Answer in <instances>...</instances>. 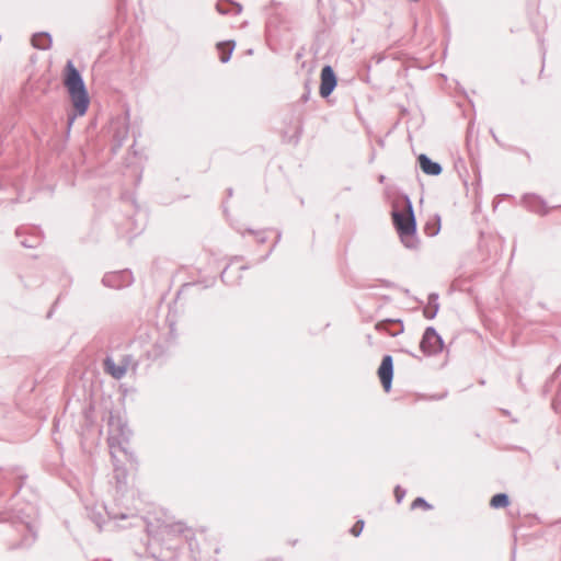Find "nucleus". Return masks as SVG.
Segmentation results:
<instances>
[{
    "mask_svg": "<svg viewBox=\"0 0 561 561\" xmlns=\"http://www.w3.org/2000/svg\"><path fill=\"white\" fill-rule=\"evenodd\" d=\"M216 10L224 15L229 13L239 14L242 11V5L233 0H219L216 3Z\"/></svg>",
    "mask_w": 561,
    "mask_h": 561,
    "instance_id": "nucleus-15",
    "label": "nucleus"
},
{
    "mask_svg": "<svg viewBox=\"0 0 561 561\" xmlns=\"http://www.w3.org/2000/svg\"><path fill=\"white\" fill-rule=\"evenodd\" d=\"M227 193H228V196H229V197H230V196H232V188H228V190H227Z\"/></svg>",
    "mask_w": 561,
    "mask_h": 561,
    "instance_id": "nucleus-37",
    "label": "nucleus"
},
{
    "mask_svg": "<svg viewBox=\"0 0 561 561\" xmlns=\"http://www.w3.org/2000/svg\"><path fill=\"white\" fill-rule=\"evenodd\" d=\"M417 164L423 173L432 176H437L443 172L440 163L432 160L427 154L421 153L417 157Z\"/></svg>",
    "mask_w": 561,
    "mask_h": 561,
    "instance_id": "nucleus-13",
    "label": "nucleus"
},
{
    "mask_svg": "<svg viewBox=\"0 0 561 561\" xmlns=\"http://www.w3.org/2000/svg\"><path fill=\"white\" fill-rule=\"evenodd\" d=\"M117 9L121 10L123 5H125L126 0H117Z\"/></svg>",
    "mask_w": 561,
    "mask_h": 561,
    "instance_id": "nucleus-31",
    "label": "nucleus"
},
{
    "mask_svg": "<svg viewBox=\"0 0 561 561\" xmlns=\"http://www.w3.org/2000/svg\"><path fill=\"white\" fill-rule=\"evenodd\" d=\"M438 229H439V228H437V229L433 230L432 232H428V234H430V236H435V234H437V233H438Z\"/></svg>",
    "mask_w": 561,
    "mask_h": 561,
    "instance_id": "nucleus-35",
    "label": "nucleus"
},
{
    "mask_svg": "<svg viewBox=\"0 0 561 561\" xmlns=\"http://www.w3.org/2000/svg\"><path fill=\"white\" fill-rule=\"evenodd\" d=\"M446 396H447V392H444V393H442L439 396H435L433 398L436 399V400H440V399H444Z\"/></svg>",
    "mask_w": 561,
    "mask_h": 561,
    "instance_id": "nucleus-33",
    "label": "nucleus"
},
{
    "mask_svg": "<svg viewBox=\"0 0 561 561\" xmlns=\"http://www.w3.org/2000/svg\"><path fill=\"white\" fill-rule=\"evenodd\" d=\"M107 561H111V560H107Z\"/></svg>",
    "mask_w": 561,
    "mask_h": 561,
    "instance_id": "nucleus-41",
    "label": "nucleus"
},
{
    "mask_svg": "<svg viewBox=\"0 0 561 561\" xmlns=\"http://www.w3.org/2000/svg\"><path fill=\"white\" fill-rule=\"evenodd\" d=\"M364 524L365 523L363 519H358L350 529L351 534L355 537H358L363 531Z\"/></svg>",
    "mask_w": 561,
    "mask_h": 561,
    "instance_id": "nucleus-23",
    "label": "nucleus"
},
{
    "mask_svg": "<svg viewBox=\"0 0 561 561\" xmlns=\"http://www.w3.org/2000/svg\"><path fill=\"white\" fill-rule=\"evenodd\" d=\"M405 211L393 209L391 211L392 224L402 244L410 250L419 245L416 219L411 199L404 195Z\"/></svg>",
    "mask_w": 561,
    "mask_h": 561,
    "instance_id": "nucleus-2",
    "label": "nucleus"
},
{
    "mask_svg": "<svg viewBox=\"0 0 561 561\" xmlns=\"http://www.w3.org/2000/svg\"><path fill=\"white\" fill-rule=\"evenodd\" d=\"M21 488H22V482H20V483L16 485V488H15V490H14V492H13V495L18 494V493L20 492Z\"/></svg>",
    "mask_w": 561,
    "mask_h": 561,
    "instance_id": "nucleus-32",
    "label": "nucleus"
},
{
    "mask_svg": "<svg viewBox=\"0 0 561 561\" xmlns=\"http://www.w3.org/2000/svg\"><path fill=\"white\" fill-rule=\"evenodd\" d=\"M405 493L407 492H405V490L402 486L397 485L394 488V497H396L397 503H401L402 502V500L405 496Z\"/></svg>",
    "mask_w": 561,
    "mask_h": 561,
    "instance_id": "nucleus-24",
    "label": "nucleus"
},
{
    "mask_svg": "<svg viewBox=\"0 0 561 561\" xmlns=\"http://www.w3.org/2000/svg\"><path fill=\"white\" fill-rule=\"evenodd\" d=\"M561 371V365L558 367L557 373Z\"/></svg>",
    "mask_w": 561,
    "mask_h": 561,
    "instance_id": "nucleus-40",
    "label": "nucleus"
},
{
    "mask_svg": "<svg viewBox=\"0 0 561 561\" xmlns=\"http://www.w3.org/2000/svg\"><path fill=\"white\" fill-rule=\"evenodd\" d=\"M121 476H125L124 474V471L121 472V469L119 468H115V477L116 479L119 481L121 480Z\"/></svg>",
    "mask_w": 561,
    "mask_h": 561,
    "instance_id": "nucleus-29",
    "label": "nucleus"
},
{
    "mask_svg": "<svg viewBox=\"0 0 561 561\" xmlns=\"http://www.w3.org/2000/svg\"><path fill=\"white\" fill-rule=\"evenodd\" d=\"M162 533L168 536L183 535L193 561H206V559L202 556L198 549V543L194 536L191 534V530L185 528L182 523L168 524L163 526Z\"/></svg>",
    "mask_w": 561,
    "mask_h": 561,
    "instance_id": "nucleus-4",
    "label": "nucleus"
},
{
    "mask_svg": "<svg viewBox=\"0 0 561 561\" xmlns=\"http://www.w3.org/2000/svg\"><path fill=\"white\" fill-rule=\"evenodd\" d=\"M31 42L34 48L47 50L51 47L53 38L48 32H37L32 35Z\"/></svg>",
    "mask_w": 561,
    "mask_h": 561,
    "instance_id": "nucleus-14",
    "label": "nucleus"
},
{
    "mask_svg": "<svg viewBox=\"0 0 561 561\" xmlns=\"http://www.w3.org/2000/svg\"><path fill=\"white\" fill-rule=\"evenodd\" d=\"M337 85V77L330 65L323 66L320 73L319 94L321 98H329Z\"/></svg>",
    "mask_w": 561,
    "mask_h": 561,
    "instance_id": "nucleus-7",
    "label": "nucleus"
},
{
    "mask_svg": "<svg viewBox=\"0 0 561 561\" xmlns=\"http://www.w3.org/2000/svg\"><path fill=\"white\" fill-rule=\"evenodd\" d=\"M112 151L117 152L128 137V123L126 119H117L112 123Z\"/></svg>",
    "mask_w": 561,
    "mask_h": 561,
    "instance_id": "nucleus-9",
    "label": "nucleus"
},
{
    "mask_svg": "<svg viewBox=\"0 0 561 561\" xmlns=\"http://www.w3.org/2000/svg\"><path fill=\"white\" fill-rule=\"evenodd\" d=\"M522 202L530 211L539 215H546L548 213L546 201L536 194H525Z\"/></svg>",
    "mask_w": 561,
    "mask_h": 561,
    "instance_id": "nucleus-12",
    "label": "nucleus"
},
{
    "mask_svg": "<svg viewBox=\"0 0 561 561\" xmlns=\"http://www.w3.org/2000/svg\"><path fill=\"white\" fill-rule=\"evenodd\" d=\"M411 508H424V510H432L433 506L422 496H417L411 504Z\"/></svg>",
    "mask_w": 561,
    "mask_h": 561,
    "instance_id": "nucleus-22",
    "label": "nucleus"
},
{
    "mask_svg": "<svg viewBox=\"0 0 561 561\" xmlns=\"http://www.w3.org/2000/svg\"><path fill=\"white\" fill-rule=\"evenodd\" d=\"M247 232L257 236L259 243H264L266 241V237L263 234V232L254 231L252 229H247Z\"/></svg>",
    "mask_w": 561,
    "mask_h": 561,
    "instance_id": "nucleus-27",
    "label": "nucleus"
},
{
    "mask_svg": "<svg viewBox=\"0 0 561 561\" xmlns=\"http://www.w3.org/2000/svg\"><path fill=\"white\" fill-rule=\"evenodd\" d=\"M438 310V294L431 293L427 297V306L424 308L423 314L426 319L432 320L436 317Z\"/></svg>",
    "mask_w": 561,
    "mask_h": 561,
    "instance_id": "nucleus-16",
    "label": "nucleus"
},
{
    "mask_svg": "<svg viewBox=\"0 0 561 561\" xmlns=\"http://www.w3.org/2000/svg\"><path fill=\"white\" fill-rule=\"evenodd\" d=\"M280 238H282V232L278 231L277 234H276V240H275L274 244L272 245L270 251L262 257V261L266 260L271 255V253L273 252V250L276 247V244L280 241Z\"/></svg>",
    "mask_w": 561,
    "mask_h": 561,
    "instance_id": "nucleus-26",
    "label": "nucleus"
},
{
    "mask_svg": "<svg viewBox=\"0 0 561 561\" xmlns=\"http://www.w3.org/2000/svg\"><path fill=\"white\" fill-rule=\"evenodd\" d=\"M51 313H53V311L50 310V311L48 312V314H47V318H50V317H51Z\"/></svg>",
    "mask_w": 561,
    "mask_h": 561,
    "instance_id": "nucleus-39",
    "label": "nucleus"
},
{
    "mask_svg": "<svg viewBox=\"0 0 561 561\" xmlns=\"http://www.w3.org/2000/svg\"><path fill=\"white\" fill-rule=\"evenodd\" d=\"M62 83L73 108H77L78 114H85L90 105V96L83 77L72 60H68L65 66Z\"/></svg>",
    "mask_w": 561,
    "mask_h": 561,
    "instance_id": "nucleus-1",
    "label": "nucleus"
},
{
    "mask_svg": "<svg viewBox=\"0 0 561 561\" xmlns=\"http://www.w3.org/2000/svg\"><path fill=\"white\" fill-rule=\"evenodd\" d=\"M228 268H229V266H226L225 270L221 272L220 279H221L222 283H225L227 285H232L233 280H230L228 278Z\"/></svg>",
    "mask_w": 561,
    "mask_h": 561,
    "instance_id": "nucleus-25",
    "label": "nucleus"
},
{
    "mask_svg": "<svg viewBox=\"0 0 561 561\" xmlns=\"http://www.w3.org/2000/svg\"><path fill=\"white\" fill-rule=\"evenodd\" d=\"M107 425L110 448L113 449L117 446L122 451L126 453V445L131 436L128 425L119 416H114L113 414L110 415Z\"/></svg>",
    "mask_w": 561,
    "mask_h": 561,
    "instance_id": "nucleus-3",
    "label": "nucleus"
},
{
    "mask_svg": "<svg viewBox=\"0 0 561 561\" xmlns=\"http://www.w3.org/2000/svg\"><path fill=\"white\" fill-rule=\"evenodd\" d=\"M377 374L383 390L389 392L391 390L393 379V358L391 355L387 354L382 356Z\"/></svg>",
    "mask_w": 561,
    "mask_h": 561,
    "instance_id": "nucleus-8",
    "label": "nucleus"
},
{
    "mask_svg": "<svg viewBox=\"0 0 561 561\" xmlns=\"http://www.w3.org/2000/svg\"><path fill=\"white\" fill-rule=\"evenodd\" d=\"M234 46V41L219 42L217 44L219 59L222 64H226L230 60Z\"/></svg>",
    "mask_w": 561,
    "mask_h": 561,
    "instance_id": "nucleus-17",
    "label": "nucleus"
},
{
    "mask_svg": "<svg viewBox=\"0 0 561 561\" xmlns=\"http://www.w3.org/2000/svg\"><path fill=\"white\" fill-rule=\"evenodd\" d=\"M24 528L28 531V534L25 535L20 542L13 545L11 549L30 548L36 540V534L33 531L28 523L24 525Z\"/></svg>",
    "mask_w": 561,
    "mask_h": 561,
    "instance_id": "nucleus-18",
    "label": "nucleus"
},
{
    "mask_svg": "<svg viewBox=\"0 0 561 561\" xmlns=\"http://www.w3.org/2000/svg\"><path fill=\"white\" fill-rule=\"evenodd\" d=\"M84 114H78L77 108H73L72 113H69L67 116V124H66V138H69L71 127L78 116H83Z\"/></svg>",
    "mask_w": 561,
    "mask_h": 561,
    "instance_id": "nucleus-21",
    "label": "nucleus"
},
{
    "mask_svg": "<svg viewBox=\"0 0 561 561\" xmlns=\"http://www.w3.org/2000/svg\"><path fill=\"white\" fill-rule=\"evenodd\" d=\"M510 505V496L506 493H496L491 497L490 506L493 508H505Z\"/></svg>",
    "mask_w": 561,
    "mask_h": 561,
    "instance_id": "nucleus-19",
    "label": "nucleus"
},
{
    "mask_svg": "<svg viewBox=\"0 0 561 561\" xmlns=\"http://www.w3.org/2000/svg\"><path fill=\"white\" fill-rule=\"evenodd\" d=\"M375 329L379 332H386L390 336H397L404 331V325L400 319H385L377 322Z\"/></svg>",
    "mask_w": 561,
    "mask_h": 561,
    "instance_id": "nucleus-11",
    "label": "nucleus"
},
{
    "mask_svg": "<svg viewBox=\"0 0 561 561\" xmlns=\"http://www.w3.org/2000/svg\"><path fill=\"white\" fill-rule=\"evenodd\" d=\"M444 348V340L434 327H427L420 341V350L425 356H434Z\"/></svg>",
    "mask_w": 561,
    "mask_h": 561,
    "instance_id": "nucleus-5",
    "label": "nucleus"
},
{
    "mask_svg": "<svg viewBox=\"0 0 561 561\" xmlns=\"http://www.w3.org/2000/svg\"><path fill=\"white\" fill-rule=\"evenodd\" d=\"M310 98V90H307L300 98L302 102H307Z\"/></svg>",
    "mask_w": 561,
    "mask_h": 561,
    "instance_id": "nucleus-28",
    "label": "nucleus"
},
{
    "mask_svg": "<svg viewBox=\"0 0 561 561\" xmlns=\"http://www.w3.org/2000/svg\"><path fill=\"white\" fill-rule=\"evenodd\" d=\"M300 135H301V127L299 126L296 130V135H295V142L297 144L299 141V138H300Z\"/></svg>",
    "mask_w": 561,
    "mask_h": 561,
    "instance_id": "nucleus-30",
    "label": "nucleus"
},
{
    "mask_svg": "<svg viewBox=\"0 0 561 561\" xmlns=\"http://www.w3.org/2000/svg\"><path fill=\"white\" fill-rule=\"evenodd\" d=\"M247 268H248V266H245V265L239 267L240 271H243V270H247Z\"/></svg>",
    "mask_w": 561,
    "mask_h": 561,
    "instance_id": "nucleus-38",
    "label": "nucleus"
},
{
    "mask_svg": "<svg viewBox=\"0 0 561 561\" xmlns=\"http://www.w3.org/2000/svg\"><path fill=\"white\" fill-rule=\"evenodd\" d=\"M131 360V356L126 355L122 358L121 364H116L114 359L110 356H106L104 359V370L106 374L111 375L114 379H122L127 371V367L129 362Z\"/></svg>",
    "mask_w": 561,
    "mask_h": 561,
    "instance_id": "nucleus-10",
    "label": "nucleus"
},
{
    "mask_svg": "<svg viewBox=\"0 0 561 561\" xmlns=\"http://www.w3.org/2000/svg\"><path fill=\"white\" fill-rule=\"evenodd\" d=\"M403 352H404V353H407V354H409V355H410V356H412V357H415V358H417V359H421V357H420V356L415 355L414 353H412V352H410V351H403Z\"/></svg>",
    "mask_w": 561,
    "mask_h": 561,
    "instance_id": "nucleus-34",
    "label": "nucleus"
},
{
    "mask_svg": "<svg viewBox=\"0 0 561 561\" xmlns=\"http://www.w3.org/2000/svg\"><path fill=\"white\" fill-rule=\"evenodd\" d=\"M21 245L27 249H35L41 243L38 234H30L20 241Z\"/></svg>",
    "mask_w": 561,
    "mask_h": 561,
    "instance_id": "nucleus-20",
    "label": "nucleus"
},
{
    "mask_svg": "<svg viewBox=\"0 0 561 561\" xmlns=\"http://www.w3.org/2000/svg\"><path fill=\"white\" fill-rule=\"evenodd\" d=\"M134 283V276L130 270H121L105 273L102 277V284L112 289H122Z\"/></svg>",
    "mask_w": 561,
    "mask_h": 561,
    "instance_id": "nucleus-6",
    "label": "nucleus"
},
{
    "mask_svg": "<svg viewBox=\"0 0 561 561\" xmlns=\"http://www.w3.org/2000/svg\"><path fill=\"white\" fill-rule=\"evenodd\" d=\"M21 233H22V229H21V228H18V229H16V236H18V237H20V236H21Z\"/></svg>",
    "mask_w": 561,
    "mask_h": 561,
    "instance_id": "nucleus-36",
    "label": "nucleus"
}]
</instances>
